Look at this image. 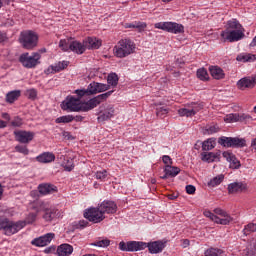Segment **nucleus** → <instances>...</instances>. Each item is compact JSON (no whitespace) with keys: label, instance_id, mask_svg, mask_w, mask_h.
I'll return each mask as SVG.
<instances>
[{"label":"nucleus","instance_id":"40","mask_svg":"<svg viewBox=\"0 0 256 256\" xmlns=\"http://www.w3.org/2000/svg\"><path fill=\"white\" fill-rule=\"evenodd\" d=\"M197 77L201 81H207V79H209V73H207L205 68H200L197 70Z\"/></svg>","mask_w":256,"mask_h":256},{"label":"nucleus","instance_id":"11","mask_svg":"<svg viewBox=\"0 0 256 256\" xmlns=\"http://www.w3.org/2000/svg\"><path fill=\"white\" fill-rule=\"evenodd\" d=\"M84 217L92 223H101V221L105 219V215L103 214L99 206L96 208H90L85 210Z\"/></svg>","mask_w":256,"mask_h":256},{"label":"nucleus","instance_id":"12","mask_svg":"<svg viewBox=\"0 0 256 256\" xmlns=\"http://www.w3.org/2000/svg\"><path fill=\"white\" fill-rule=\"evenodd\" d=\"M119 249L121 251H142V249H147V243L144 242H120L119 243Z\"/></svg>","mask_w":256,"mask_h":256},{"label":"nucleus","instance_id":"53","mask_svg":"<svg viewBox=\"0 0 256 256\" xmlns=\"http://www.w3.org/2000/svg\"><path fill=\"white\" fill-rule=\"evenodd\" d=\"M26 96L28 99H37V90L29 89L26 91Z\"/></svg>","mask_w":256,"mask_h":256},{"label":"nucleus","instance_id":"35","mask_svg":"<svg viewBox=\"0 0 256 256\" xmlns=\"http://www.w3.org/2000/svg\"><path fill=\"white\" fill-rule=\"evenodd\" d=\"M231 147H246L247 141L243 138L231 137Z\"/></svg>","mask_w":256,"mask_h":256},{"label":"nucleus","instance_id":"31","mask_svg":"<svg viewBox=\"0 0 256 256\" xmlns=\"http://www.w3.org/2000/svg\"><path fill=\"white\" fill-rule=\"evenodd\" d=\"M19 97H21V90L10 91L6 95V101L7 103H15Z\"/></svg>","mask_w":256,"mask_h":256},{"label":"nucleus","instance_id":"34","mask_svg":"<svg viewBox=\"0 0 256 256\" xmlns=\"http://www.w3.org/2000/svg\"><path fill=\"white\" fill-rule=\"evenodd\" d=\"M215 145H217V143L215 142V139L209 138L208 140L202 143V150L211 151L212 149H215Z\"/></svg>","mask_w":256,"mask_h":256},{"label":"nucleus","instance_id":"14","mask_svg":"<svg viewBox=\"0 0 256 256\" xmlns=\"http://www.w3.org/2000/svg\"><path fill=\"white\" fill-rule=\"evenodd\" d=\"M64 111H83V103L80 98L71 97L63 104Z\"/></svg>","mask_w":256,"mask_h":256},{"label":"nucleus","instance_id":"28","mask_svg":"<svg viewBox=\"0 0 256 256\" xmlns=\"http://www.w3.org/2000/svg\"><path fill=\"white\" fill-rule=\"evenodd\" d=\"M36 160L39 163H51V162L55 161V154L50 153V152H45V153L39 155L38 157H36Z\"/></svg>","mask_w":256,"mask_h":256},{"label":"nucleus","instance_id":"55","mask_svg":"<svg viewBox=\"0 0 256 256\" xmlns=\"http://www.w3.org/2000/svg\"><path fill=\"white\" fill-rule=\"evenodd\" d=\"M9 41V37L7 36V32H3L0 30V43H7Z\"/></svg>","mask_w":256,"mask_h":256},{"label":"nucleus","instance_id":"43","mask_svg":"<svg viewBox=\"0 0 256 256\" xmlns=\"http://www.w3.org/2000/svg\"><path fill=\"white\" fill-rule=\"evenodd\" d=\"M218 143L222 147H231V137L222 136L218 139Z\"/></svg>","mask_w":256,"mask_h":256},{"label":"nucleus","instance_id":"42","mask_svg":"<svg viewBox=\"0 0 256 256\" xmlns=\"http://www.w3.org/2000/svg\"><path fill=\"white\" fill-rule=\"evenodd\" d=\"M91 245L94 247H109V245H111V241L109 239L96 240Z\"/></svg>","mask_w":256,"mask_h":256},{"label":"nucleus","instance_id":"57","mask_svg":"<svg viewBox=\"0 0 256 256\" xmlns=\"http://www.w3.org/2000/svg\"><path fill=\"white\" fill-rule=\"evenodd\" d=\"M195 191H196L195 186L193 185L186 186V193H188V195H195Z\"/></svg>","mask_w":256,"mask_h":256},{"label":"nucleus","instance_id":"20","mask_svg":"<svg viewBox=\"0 0 256 256\" xmlns=\"http://www.w3.org/2000/svg\"><path fill=\"white\" fill-rule=\"evenodd\" d=\"M87 50L85 46V40L83 42H79L77 40L70 42V51L73 53H77V55H83Z\"/></svg>","mask_w":256,"mask_h":256},{"label":"nucleus","instance_id":"15","mask_svg":"<svg viewBox=\"0 0 256 256\" xmlns=\"http://www.w3.org/2000/svg\"><path fill=\"white\" fill-rule=\"evenodd\" d=\"M14 135H15L16 141L24 144L31 143V140L35 137V133L31 131H23V130L14 131Z\"/></svg>","mask_w":256,"mask_h":256},{"label":"nucleus","instance_id":"37","mask_svg":"<svg viewBox=\"0 0 256 256\" xmlns=\"http://www.w3.org/2000/svg\"><path fill=\"white\" fill-rule=\"evenodd\" d=\"M255 59L256 57L253 54H240L237 56V61H242L243 63H251Z\"/></svg>","mask_w":256,"mask_h":256},{"label":"nucleus","instance_id":"59","mask_svg":"<svg viewBox=\"0 0 256 256\" xmlns=\"http://www.w3.org/2000/svg\"><path fill=\"white\" fill-rule=\"evenodd\" d=\"M76 95L81 97H85V95H89V92H87V89H83V90H76L75 91Z\"/></svg>","mask_w":256,"mask_h":256},{"label":"nucleus","instance_id":"50","mask_svg":"<svg viewBox=\"0 0 256 256\" xmlns=\"http://www.w3.org/2000/svg\"><path fill=\"white\" fill-rule=\"evenodd\" d=\"M134 29H137L138 33H143L147 29V23L145 22H135Z\"/></svg>","mask_w":256,"mask_h":256},{"label":"nucleus","instance_id":"46","mask_svg":"<svg viewBox=\"0 0 256 256\" xmlns=\"http://www.w3.org/2000/svg\"><path fill=\"white\" fill-rule=\"evenodd\" d=\"M62 167H64L65 171H73V168L75 167V165H73L72 159H66L63 162Z\"/></svg>","mask_w":256,"mask_h":256},{"label":"nucleus","instance_id":"24","mask_svg":"<svg viewBox=\"0 0 256 256\" xmlns=\"http://www.w3.org/2000/svg\"><path fill=\"white\" fill-rule=\"evenodd\" d=\"M146 247H148L150 253L157 254L161 253L163 249H165V243L161 241H154L152 243H148Z\"/></svg>","mask_w":256,"mask_h":256},{"label":"nucleus","instance_id":"61","mask_svg":"<svg viewBox=\"0 0 256 256\" xmlns=\"http://www.w3.org/2000/svg\"><path fill=\"white\" fill-rule=\"evenodd\" d=\"M125 28L126 29H135V22L134 23H126Z\"/></svg>","mask_w":256,"mask_h":256},{"label":"nucleus","instance_id":"4","mask_svg":"<svg viewBox=\"0 0 256 256\" xmlns=\"http://www.w3.org/2000/svg\"><path fill=\"white\" fill-rule=\"evenodd\" d=\"M25 227V222L17 221L13 222L8 218H0V231H4V235L11 237V235H15V233H19L21 229Z\"/></svg>","mask_w":256,"mask_h":256},{"label":"nucleus","instance_id":"33","mask_svg":"<svg viewBox=\"0 0 256 256\" xmlns=\"http://www.w3.org/2000/svg\"><path fill=\"white\" fill-rule=\"evenodd\" d=\"M225 253L221 248H215V247H210L207 250H205L204 255L205 256H221Z\"/></svg>","mask_w":256,"mask_h":256},{"label":"nucleus","instance_id":"5","mask_svg":"<svg viewBox=\"0 0 256 256\" xmlns=\"http://www.w3.org/2000/svg\"><path fill=\"white\" fill-rule=\"evenodd\" d=\"M36 211L39 213L41 211L44 212L42 218L44 221L51 222L53 219H57L59 216V210H57L55 207H49V204L39 201L35 205Z\"/></svg>","mask_w":256,"mask_h":256},{"label":"nucleus","instance_id":"19","mask_svg":"<svg viewBox=\"0 0 256 256\" xmlns=\"http://www.w3.org/2000/svg\"><path fill=\"white\" fill-rule=\"evenodd\" d=\"M243 191H247V184L243 182H234L228 185V193L230 195L243 193Z\"/></svg>","mask_w":256,"mask_h":256},{"label":"nucleus","instance_id":"9","mask_svg":"<svg viewBox=\"0 0 256 256\" xmlns=\"http://www.w3.org/2000/svg\"><path fill=\"white\" fill-rule=\"evenodd\" d=\"M113 94V91H108L106 93L100 94L92 99H90L88 102L83 103V112L86 113L87 111H91V109H95L97 105H101L103 101H107L109 97Z\"/></svg>","mask_w":256,"mask_h":256},{"label":"nucleus","instance_id":"63","mask_svg":"<svg viewBox=\"0 0 256 256\" xmlns=\"http://www.w3.org/2000/svg\"><path fill=\"white\" fill-rule=\"evenodd\" d=\"M245 255L246 256H254L255 254L253 253V251H250L249 249L245 250Z\"/></svg>","mask_w":256,"mask_h":256},{"label":"nucleus","instance_id":"10","mask_svg":"<svg viewBox=\"0 0 256 256\" xmlns=\"http://www.w3.org/2000/svg\"><path fill=\"white\" fill-rule=\"evenodd\" d=\"M39 59H41V54L35 52L31 56L29 53H24L20 56L19 61L26 69H33L39 65Z\"/></svg>","mask_w":256,"mask_h":256},{"label":"nucleus","instance_id":"3","mask_svg":"<svg viewBox=\"0 0 256 256\" xmlns=\"http://www.w3.org/2000/svg\"><path fill=\"white\" fill-rule=\"evenodd\" d=\"M214 213L215 214H213V212L209 210H205L203 215L211 221H214V223H217V225H229V223L233 221V217H231V215H229L227 211L221 208H215ZM217 215H219L220 217Z\"/></svg>","mask_w":256,"mask_h":256},{"label":"nucleus","instance_id":"8","mask_svg":"<svg viewBox=\"0 0 256 256\" xmlns=\"http://www.w3.org/2000/svg\"><path fill=\"white\" fill-rule=\"evenodd\" d=\"M154 27L155 29H161L168 33H174L175 35L185 31V27L177 22H158L154 24Z\"/></svg>","mask_w":256,"mask_h":256},{"label":"nucleus","instance_id":"23","mask_svg":"<svg viewBox=\"0 0 256 256\" xmlns=\"http://www.w3.org/2000/svg\"><path fill=\"white\" fill-rule=\"evenodd\" d=\"M223 158L230 163L231 169H239L241 167V162L233 155L231 152H224Z\"/></svg>","mask_w":256,"mask_h":256},{"label":"nucleus","instance_id":"36","mask_svg":"<svg viewBox=\"0 0 256 256\" xmlns=\"http://www.w3.org/2000/svg\"><path fill=\"white\" fill-rule=\"evenodd\" d=\"M223 179H225V176H223V174H220V175L212 178L208 182V187H217V185H221V183H223Z\"/></svg>","mask_w":256,"mask_h":256},{"label":"nucleus","instance_id":"51","mask_svg":"<svg viewBox=\"0 0 256 256\" xmlns=\"http://www.w3.org/2000/svg\"><path fill=\"white\" fill-rule=\"evenodd\" d=\"M36 219H37V214H35V213H30V214L27 216L26 221H24V223H25V225H27V223H28V224L35 223Z\"/></svg>","mask_w":256,"mask_h":256},{"label":"nucleus","instance_id":"62","mask_svg":"<svg viewBox=\"0 0 256 256\" xmlns=\"http://www.w3.org/2000/svg\"><path fill=\"white\" fill-rule=\"evenodd\" d=\"M63 137H65V139H71V133L64 131Z\"/></svg>","mask_w":256,"mask_h":256},{"label":"nucleus","instance_id":"60","mask_svg":"<svg viewBox=\"0 0 256 256\" xmlns=\"http://www.w3.org/2000/svg\"><path fill=\"white\" fill-rule=\"evenodd\" d=\"M189 239H184L182 240V247L185 249L187 247H189Z\"/></svg>","mask_w":256,"mask_h":256},{"label":"nucleus","instance_id":"25","mask_svg":"<svg viewBox=\"0 0 256 256\" xmlns=\"http://www.w3.org/2000/svg\"><path fill=\"white\" fill-rule=\"evenodd\" d=\"M245 119H249V116L245 114H228L224 117L225 123H237V121H245Z\"/></svg>","mask_w":256,"mask_h":256},{"label":"nucleus","instance_id":"30","mask_svg":"<svg viewBox=\"0 0 256 256\" xmlns=\"http://www.w3.org/2000/svg\"><path fill=\"white\" fill-rule=\"evenodd\" d=\"M67 65L66 61L58 62L57 64L51 65L47 71L48 73H59V71L66 69Z\"/></svg>","mask_w":256,"mask_h":256},{"label":"nucleus","instance_id":"26","mask_svg":"<svg viewBox=\"0 0 256 256\" xmlns=\"http://www.w3.org/2000/svg\"><path fill=\"white\" fill-rule=\"evenodd\" d=\"M84 45L86 49H99V47L102 45V42L96 37H88L86 40H84Z\"/></svg>","mask_w":256,"mask_h":256},{"label":"nucleus","instance_id":"54","mask_svg":"<svg viewBox=\"0 0 256 256\" xmlns=\"http://www.w3.org/2000/svg\"><path fill=\"white\" fill-rule=\"evenodd\" d=\"M12 127H21L23 125V119L16 117L14 120L11 122Z\"/></svg>","mask_w":256,"mask_h":256},{"label":"nucleus","instance_id":"29","mask_svg":"<svg viewBox=\"0 0 256 256\" xmlns=\"http://www.w3.org/2000/svg\"><path fill=\"white\" fill-rule=\"evenodd\" d=\"M210 74L212 75L213 79H223L225 77V73L223 72V69H221L218 66H211Z\"/></svg>","mask_w":256,"mask_h":256},{"label":"nucleus","instance_id":"18","mask_svg":"<svg viewBox=\"0 0 256 256\" xmlns=\"http://www.w3.org/2000/svg\"><path fill=\"white\" fill-rule=\"evenodd\" d=\"M237 85L242 91L245 89H253V87L256 85V75L240 79Z\"/></svg>","mask_w":256,"mask_h":256},{"label":"nucleus","instance_id":"22","mask_svg":"<svg viewBox=\"0 0 256 256\" xmlns=\"http://www.w3.org/2000/svg\"><path fill=\"white\" fill-rule=\"evenodd\" d=\"M38 191L41 195H49L51 193H57V186L49 183H42L38 186Z\"/></svg>","mask_w":256,"mask_h":256},{"label":"nucleus","instance_id":"7","mask_svg":"<svg viewBox=\"0 0 256 256\" xmlns=\"http://www.w3.org/2000/svg\"><path fill=\"white\" fill-rule=\"evenodd\" d=\"M203 109V103L191 102L186 104L184 108L178 109L180 117H195Z\"/></svg>","mask_w":256,"mask_h":256},{"label":"nucleus","instance_id":"27","mask_svg":"<svg viewBox=\"0 0 256 256\" xmlns=\"http://www.w3.org/2000/svg\"><path fill=\"white\" fill-rule=\"evenodd\" d=\"M73 253V246L70 244H62L57 248L58 256H69Z\"/></svg>","mask_w":256,"mask_h":256},{"label":"nucleus","instance_id":"52","mask_svg":"<svg viewBox=\"0 0 256 256\" xmlns=\"http://www.w3.org/2000/svg\"><path fill=\"white\" fill-rule=\"evenodd\" d=\"M96 179H100V181H103L107 179V170L98 171L95 174Z\"/></svg>","mask_w":256,"mask_h":256},{"label":"nucleus","instance_id":"13","mask_svg":"<svg viewBox=\"0 0 256 256\" xmlns=\"http://www.w3.org/2000/svg\"><path fill=\"white\" fill-rule=\"evenodd\" d=\"M115 115V108L111 104H106L100 107V112L98 114L99 123L104 121H109Z\"/></svg>","mask_w":256,"mask_h":256},{"label":"nucleus","instance_id":"56","mask_svg":"<svg viewBox=\"0 0 256 256\" xmlns=\"http://www.w3.org/2000/svg\"><path fill=\"white\" fill-rule=\"evenodd\" d=\"M162 161H163L164 165H166V167H167V165H170V166L173 165V160L168 155H164L162 157Z\"/></svg>","mask_w":256,"mask_h":256},{"label":"nucleus","instance_id":"49","mask_svg":"<svg viewBox=\"0 0 256 256\" xmlns=\"http://www.w3.org/2000/svg\"><path fill=\"white\" fill-rule=\"evenodd\" d=\"M15 151H17V153H21L22 155H27L29 153V148H27L25 145H17L15 146Z\"/></svg>","mask_w":256,"mask_h":256},{"label":"nucleus","instance_id":"44","mask_svg":"<svg viewBox=\"0 0 256 256\" xmlns=\"http://www.w3.org/2000/svg\"><path fill=\"white\" fill-rule=\"evenodd\" d=\"M74 119L75 118L71 115L61 116L55 120V123H71Z\"/></svg>","mask_w":256,"mask_h":256},{"label":"nucleus","instance_id":"21","mask_svg":"<svg viewBox=\"0 0 256 256\" xmlns=\"http://www.w3.org/2000/svg\"><path fill=\"white\" fill-rule=\"evenodd\" d=\"M221 157V152H202L201 153V160L205 161L206 163H213V161H219Z\"/></svg>","mask_w":256,"mask_h":256},{"label":"nucleus","instance_id":"32","mask_svg":"<svg viewBox=\"0 0 256 256\" xmlns=\"http://www.w3.org/2000/svg\"><path fill=\"white\" fill-rule=\"evenodd\" d=\"M180 172H181V169L177 167H173L171 165L165 166V169H164V173H166L168 177H177V175H179Z\"/></svg>","mask_w":256,"mask_h":256},{"label":"nucleus","instance_id":"47","mask_svg":"<svg viewBox=\"0 0 256 256\" xmlns=\"http://www.w3.org/2000/svg\"><path fill=\"white\" fill-rule=\"evenodd\" d=\"M88 92V95H96L97 93V82H92L88 85V88L86 89Z\"/></svg>","mask_w":256,"mask_h":256},{"label":"nucleus","instance_id":"45","mask_svg":"<svg viewBox=\"0 0 256 256\" xmlns=\"http://www.w3.org/2000/svg\"><path fill=\"white\" fill-rule=\"evenodd\" d=\"M59 47L62 51H71V42L69 40H60Z\"/></svg>","mask_w":256,"mask_h":256},{"label":"nucleus","instance_id":"16","mask_svg":"<svg viewBox=\"0 0 256 256\" xmlns=\"http://www.w3.org/2000/svg\"><path fill=\"white\" fill-rule=\"evenodd\" d=\"M55 239V233H47L39 238L32 240V244L36 247H47L51 241Z\"/></svg>","mask_w":256,"mask_h":256},{"label":"nucleus","instance_id":"39","mask_svg":"<svg viewBox=\"0 0 256 256\" xmlns=\"http://www.w3.org/2000/svg\"><path fill=\"white\" fill-rule=\"evenodd\" d=\"M108 85H112V87H117V84L119 83V76H117V74L115 73H111L108 76Z\"/></svg>","mask_w":256,"mask_h":256},{"label":"nucleus","instance_id":"58","mask_svg":"<svg viewBox=\"0 0 256 256\" xmlns=\"http://www.w3.org/2000/svg\"><path fill=\"white\" fill-rule=\"evenodd\" d=\"M206 131L208 135H213V133H217L219 131V128L217 126H210Z\"/></svg>","mask_w":256,"mask_h":256},{"label":"nucleus","instance_id":"48","mask_svg":"<svg viewBox=\"0 0 256 256\" xmlns=\"http://www.w3.org/2000/svg\"><path fill=\"white\" fill-rule=\"evenodd\" d=\"M97 93H103V91H109V84H103L96 82Z\"/></svg>","mask_w":256,"mask_h":256},{"label":"nucleus","instance_id":"6","mask_svg":"<svg viewBox=\"0 0 256 256\" xmlns=\"http://www.w3.org/2000/svg\"><path fill=\"white\" fill-rule=\"evenodd\" d=\"M19 41L24 49H35L39 41V36L33 31L21 32Z\"/></svg>","mask_w":256,"mask_h":256},{"label":"nucleus","instance_id":"64","mask_svg":"<svg viewBox=\"0 0 256 256\" xmlns=\"http://www.w3.org/2000/svg\"><path fill=\"white\" fill-rule=\"evenodd\" d=\"M251 147L252 149H255L256 150V138H254L251 142Z\"/></svg>","mask_w":256,"mask_h":256},{"label":"nucleus","instance_id":"41","mask_svg":"<svg viewBox=\"0 0 256 256\" xmlns=\"http://www.w3.org/2000/svg\"><path fill=\"white\" fill-rule=\"evenodd\" d=\"M169 113V108L167 107H157L156 108V115L157 117H160L163 119L164 117H167V114Z\"/></svg>","mask_w":256,"mask_h":256},{"label":"nucleus","instance_id":"38","mask_svg":"<svg viewBox=\"0 0 256 256\" xmlns=\"http://www.w3.org/2000/svg\"><path fill=\"white\" fill-rule=\"evenodd\" d=\"M255 232H256V224L255 223L247 224L242 231L243 235H245V236L251 235V233H255Z\"/></svg>","mask_w":256,"mask_h":256},{"label":"nucleus","instance_id":"1","mask_svg":"<svg viewBox=\"0 0 256 256\" xmlns=\"http://www.w3.org/2000/svg\"><path fill=\"white\" fill-rule=\"evenodd\" d=\"M223 43H236L245 39V28L239 20L231 19L226 23L225 29L220 33Z\"/></svg>","mask_w":256,"mask_h":256},{"label":"nucleus","instance_id":"2","mask_svg":"<svg viewBox=\"0 0 256 256\" xmlns=\"http://www.w3.org/2000/svg\"><path fill=\"white\" fill-rule=\"evenodd\" d=\"M135 42L129 38L121 39L114 47V55L119 59L129 57L132 53H135Z\"/></svg>","mask_w":256,"mask_h":256},{"label":"nucleus","instance_id":"17","mask_svg":"<svg viewBox=\"0 0 256 256\" xmlns=\"http://www.w3.org/2000/svg\"><path fill=\"white\" fill-rule=\"evenodd\" d=\"M98 207L100 208V211L104 215L105 213H108V214L117 213V204H115V202L113 201L104 200Z\"/></svg>","mask_w":256,"mask_h":256}]
</instances>
